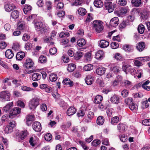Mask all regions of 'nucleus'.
<instances>
[{"label":"nucleus","mask_w":150,"mask_h":150,"mask_svg":"<svg viewBox=\"0 0 150 150\" xmlns=\"http://www.w3.org/2000/svg\"><path fill=\"white\" fill-rule=\"evenodd\" d=\"M34 26L37 31L42 33L47 32L49 29L48 27L45 26L41 22H36L34 24Z\"/></svg>","instance_id":"f257e3e1"},{"label":"nucleus","mask_w":150,"mask_h":150,"mask_svg":"<svg viewBox=\"0 0 150 150\" xmlns=\"http://www.w3.org/2000/svg\"><path fill=\"white\" fill-rule=\"evenodd\" d=\"M41 99L38 97H35L29 102L28 106L30 110H34L40 104Z\"/></svg>","instance_id":"f03ea898"},{"label":"nucleus","mask_w":150,"mask_h":150,"mask_svg":"<svg viewBox=\"0 0 150 150\" xmlns=\"http://www.w3.org/2000/svg\"><path fill=\"white\" fill-rule=\"evenodd\" d=\"M93 28L96 32L99 33L103 29V26L102 24V22L98 20H95L93 23Z\"/></svg>","instance_id":"7ed1b4c3"},{"label":"nucleus","mask_w":150,"mask_h":150,"mask_svg":"<svg viewBox=\"0 0 150 150\" xmlns=\"http://www.w3.org/2000/svg\"><path fill=\"white\" fill-rule=\"evenodd\" d=\"M10 94L9 92L6 91H3L0 93V99L2 101L9 100Z\"/></svg>","instance_id":"20e7f679"},{"label":"nucleus","mask_w":150,"mask_h":150,"mask_svg":"<svg viewBox=\"0 0 150 150\" xmlns=\"http://www.w3.org/2000/svg\"><path fill=\"white\" fill-rule=\"evenodd\" d=\"M21 109L18 107H16L10 111L9 115L10 118H13L17 115L21 113Z\"/></svg>","instance_id":"39448f33"},{"label":"nucleus","mask_w":150,"mask_h":150,"mask_svg":"<svg viewBox=\"0 0 150 150\" xmlns=\"http://www.w3.org/2000/svg\"><path fill=\"white\" fill-rule=\"evenodd\" d=\"M104 6L109 13L112 12L114 8L116 7L115 4H112L111 2H105L104 3Z\"/></svg>","instance_id":"423d86ee"},{"label":"nucleus","mask_w":150,"mask_h":150,"mask_svg":"<svg viewBox=\"0 0 150 150\" xmlns=\"http://www.w3.org/2000/svg\"><path fill=\"white\" fill-rule=\"evenodd\" d=\"M32 127L33 130L37 132H40L42 129L41 124L40 122L37 121L33 122L32 125Z\"/></svg>","instance_id":"0eeeda50"},{"label":"nucleus","mask_w":150,"mask_h":150,"mask_svg":"<svg viewBox=\"0 0 150 150\" xmlns=\"http://www.w3.org/2000/svg\"><path fill=\"white\" fill-rule=\"evenodd\" d=\"M38 138L36 137H31L29 140V142L30 145L33 147H36L38 142Z\"/></svg>","instance_id":"6e6552de"},{"label":"nucleus","mask_w":150,"mask_h":150,"mask_svg":"<svg viewBox=\"0 0 150 150\" xmlns=\"http://www.w3.org/2000/svg\"><path fill=\"white\" fill-rule=\"evenodd\" d=\"M34 65V63L32 60L30 59H27L26 62L24 64V66L27 68H30L33 67Z\"/></svg>","instance_id":"1a4fd4ad"},{"label":"nucleus","mask_w":150,"mask_h":150,"mask_svg":"<svg viewBox=\"0 0 150 150\" xmlns=\"http://www.w3.org/2000/svg\"><path fill=\"white\" fill-rule=\"evenodd\" d=\"M119 19L117 17H115L112 18L110 21V25L113 27H116L118 24Z\"/></svg>","instance_id":"9d476101"},{"label":"nucleus","mask_w":150,"mask_h":150,"mask_svg":"<svg viewBox=\"0 0 150 150\" xmlns=\"http://www.w3.org/2000/svg\"><path fill=\"white\" fill-rule=\"evenodd\" d=\"M105 56L104 52L102 50H99L96 53L95 58L98 60H101Z\"/></svg>","instance_id":"9b49d317"},{"label":"nucleus","mask_w":150,"mask_h":150,"mask_svg":"<svg viewBox=\"0 0 150 150\" xmlns=\"http://www.w3.org/2000/svg\"><path fill=\"white\" fill-rule=\"evenodd\" d=\"M145 47V44L144 42L141 41L138 42L136 46L137 50L140 52L142 51Z\"/></svg>","instance_id":"f8f14e48"},{"label":"nucleus","mask_w":150,"mask_h":150,"mask_svg":"<svg viewBox=\"0 0 150 150\" xmlns=\"http://www.w3.org/2000/svg\"><path fill=\"white\" fill-rule=\"evenodd\" d=\"M76 111V109L73 106L70 107L67 110V114L68 116H70L73 115Z\"/></svg>","instance_id":"ddd939ff"},{"label":"nucleus","mask_w":150,"mask_h":150,"mask_svg":"<svg viewBox=\"0 0 150 150\" xmlns=\"http://www.w3.org/2000/svg\"><path fill=\"white\" fill-rule=\"evenodd\" d=\"M94 78V77L91 75H88L87 76L85 79L86 84L88 85H91L93 82Z\"/></svg>","instance_id":"4468645a"},{"label":"nucleus","mask_w":150,"mask_h":150,"mask_svg":"<svg viewBox=\"0 0 150 150\" xmlns=\"http://www.w3.org/2000/svg\"><path fill=\"white\" fill-rule=\"evenodd\" d=\"M109 66L110 67V70L115 73H116L119 71V68L117 66L116 64H111Z\"/></svg>","instance_id":"2eb2a0df"},{"label":"nucleus","mask_w":150,"mask_h":150,"mask_svg":"<svg viewBox=\"0 0 150 150\" xmlns=\"http://www.w3.org/2000/svg\"><path fill=\"white\" fill-rule=\"evenodd\" d=\"M105 71L106 69L105 68L103 67H101L96 69V72L98 75L101 76L105 73Z\"/></svg>","instance_id":"dca6fc26"},{"label":"nucleus","mask_w":150,"mask_h":150,"mask_svg":"<svg viewBox=\"0 0 150 150\" xmlns=\"http://www.w3.org/2000/svg\"><path fill=\"white\" fill-rule=\"evenodd\" d=\"M6 57L8 59H11L13 56L14 54L12 50L9 49L7 50L5 52Z\"/></svg>","instance_id":"f3484780"},{"label":"nucleus","mask_w":150,"mask_h":150,"mask_svg":"<svg viewBox=\"0 0 150 150\" xmlns=\"http://www.w3.org/2000/svg\"><path fill=\"white\" fill-rule=\"evenodd\" d=\"M110 101L113 103L117 104L119 102L120 98L117 96L114 95L110 98Z\"/></svg>","instance_id":"a211bd4d"},{"label":"nucleus","mask_w":150,"mask_h":150,"mask_svg":"<svg viewBox=\"0 0 150 150\" xmlns=\"http://www.w3.org/2000/svg\"><path fill=\"white\" fill-rule=\"evenodd\" d=\"M15 8V6L13 4H6L4 6V8L6 11L8 12L14 9Z\"/></svg>","instance_id":"6ab92c4d"},{"label":"nucleus","mask_w":150,"mask_h":150,"mask_svg":"<svg viewBox=\"0 0 150 150\" xmlns=\"http://www.w3.org/2000/svg\"><path fill=\"white\" fill-rule=\"evenodd\" d=\"M41 78V75L38 73H35L33 74L32 79L34 81H37L40 79Z\"/></svg>","instance_id":"aec40b11"},{"label":"nucleus","mask_w":150,"mask_h":150,"mask_svg":"<svg viewBox=\"0 0 150 150\" xmlns=\"http://www.w3.org/2000/svg\"><path fill=\"white\" fill-rule=\"evenodd\" d=\"M25 55V53L24 52H19L17 53L16 55V59L18 60H21L24 58Z\"/></svg>","instance_id":"412c9836"},{"label":"nucleus","mask_w":150,"mask_h":150,"mask_svg":"<svg viewBox=\"0 0 150 150\" xmlns=\"http://www.w3.org/2000/svg\"><path fill=\"white\" fill-rule=\"evenodd\" d=\"M13 105V103L11 102L7 104L3 108V111L5 112H7L9 111Z\"/></svg>","instance_id":"4be33fe9"},{"label":"nucleus","mask_w":150,"mask_h":150,"mask_svg":"<svg viewBox=\"0 0 150 150\" xmlns=\"http://www.w3.org/2000/svg\"><path fill=\"white\" fill-rule=\"evenodd\" d=\"M109 45L108 42L105 40H101L100 41V46L102 48H105L108 47Z\"/></svg>","instance_id":"5701e85b"},{"label":"nucleus","mask_w":150,"mask_h":150,"mask_svg":"<svg viewBox=\"0 0 150 150\" xmlns=\"http://www.w3.org/2000/svg\"><path fill=\"white\" fill-rule=\"evenodd\" d=\"M63 83L64 84L69 85L70 87L72 86L73 85V82L67 78L63 81Z\"/></svg>","instance_id":"b1692460"},{"label":"nucleus","mask_w":150,"mask_h":150,"mask_svg":"<svg viewBox=\"0 0 150 150\" xmlns=\"http://www.w3.org/2000/svg\"><path fill=\"white\" fill-rule=\"evenodd\" d=\"M103 99V97L101 95H99L96 96L94 100V102L95 104H99Z\"/></svg>","instance_id":"393cba45"},{"label":"nucleus","mask_w":150,"mask_h":150,"mask_svg":"<svg viewBox=\"0 0 150 150\" xmlns=\"http://www.w3.org/2000/svg\"><path fill=\"white\" fill-rule=\"evenodd\" d=\"M83 55L82 52L78 51L76 52L75 54L74 57L76 60L79 59Z\"/></svg>","instance_id":"a878e982"},{"label":"nucleus","mask_w":150,"mask_h":150,"mask_svg":"<svg viewBox=\"0 0 150 150\" xmlns=\"http://www.w3.org/2000/svg\"><path fill=\"white\" fill-rule=\"evenodd\" d=\"M94 4L95 6L97 8H101L103 5V3L100 0H95L94 2Z\"/></svg>","instance_id":"bb28decb"},{"label":"nucleus","mask_w":150,"mask_h":150,"mask_svg":"<svg viewBox=\"0 0 150 150\" xmlns=\"http://www.w3.org/2000/svg\"><path fill=\"white\" fill-rule=\"evenodd\" d=\"M132 3L133 6L136 7H139L142 4L141 0H132Z\"/></svg>","instance_id":"cd10ccee"},{"label":"nucleus","mask_w":150,"mask_h":150,"mask_svg":"<svg viewBox=\"0 0 150 150\" xmlns=\"http://www.w3.org/2000/svg\"><path fill=\"white\" fill-rule=\"evenodd\" d=\"M132 67L129 64H124L122 66V69L124 71L127 73L131 69Z\"/></svg>","instance_id":"c85d7f7f"},{"label":"nucleus","mask_w":150,"mask_h":150,"mask_svg":"<svg viewBox=\"0 0 150 150\" xmlns=\"http://www.w3.org/2000/svg\"><path fill=\"white\" fill-rule=\"evenodd\" d=\"M49 79L52 82L55 81L57 79V74L52 73L49 75Z\"/></svg>","instance_id":"c756f323"},{"label":"nucleus","mask_w":150,"mask_h":150,"mask_svg":"<svg viewBox=\"0 0 150 150\" xmlns=\"http://www.w3.org/2000/svg\"><path fill=\"white\" fill-rule=\"evenodd\" d=\"M18 29L20 30L26 31L27 30V27L24 24L21 23H19L17 25Z\"/></svg>","instance_id":"7c9ffc66"},{"label":"nucleus","mask_w":150,"mask_h":150,"mask_svg":"<svg viewBox=\"0 0 150 150\" xmlns=\"http://www.w3.org/2000/svg\"><path fill=\"white\" fill-rule=\"evenodd\" d=\"M104 119L103 116H99L97 119V122L99 125H102L104 123Z\"/></svg>","instance_id":"2f4dec72"},{"label":"nucleus","mask_w":150,"mask_h":150,"mask_svg":"<svg viewBox=\"0 0 150 150\" xmlns=\"http://www.w3.org/2000/svg\"><path fill=\"white\" fill-rule=\"evenodd\" d=\"M77 44L79 47H82L86 44L85 40L83 39H79L77 41Z\"/></svg>","instance_id":"473e14b6"},{"label":"nucleus","mask_w":150,"mask_h":150,"mask_svg":"<svg viewBox=\"0 0 150 150\" xmlns=\"http://www.w3.org/2000/svg\"><path fill=\"white\" fill-rule=\"evenodd\" d=\"M138 31L139 33L142 34L144 33V26L142 24H140L138 27Z\"/></svg>","instance_id":"72a5a7b5"},{"label":"nucleus","mask_w":150,"mask_h":150,"mask_svg":"<svg viewBox=\"0 0 150 150\" xmlns=\"http://www.w3.org/2000/svg\"><path fill=\"white\" fill-rule=\"evenodd\" d=\"M78 12L79 15L83 16H84L86 14V11L85 9L81 7L78 10Z\"/></svg>","instance_id":"f704fd0d"},{"label":"nucleus","mask_w":150,"mask_h":150,"mask_svg":"<svg viewBox=\"0 0 150 150\" xmlns=\"http://www.w3.org/2000/svg\"><path fill=\"white\" fill-rule=\"evenodd\" d=\"M128 107L131 110H133L134 112H136L138 108L137 105L134 102L129 105Z\"/></svg>","instance_id":"c9c22d12"},{"label":"nucleus","mask_w":150,"mask_h":150,"mask_svg":"<svg viewBox=\"0 0 150 150\" xmlns=\"http://www.w3.org/2000/svg\"><path fill=\"white\" fill-rule=\"evenodd\" d=\"M32 7L30 5H25L23 9V11L25 14H27L31 9Z\"/></svg>","instance_id":"e433bc0d"},{"label":"nucleus","mask_w":150,"mask_h":150,"mask_svg":"<svg viewBox=\"0 0 150 150\" xmlns=\"http://www.w3.org/2000/svg\"><path fill=\"white\" fill-rule=\"evenodd\" d=\"M76 68V65L73 64H68L67 70L68 71L72 72Z\"/></svg>","instance_id":"4c0bfd02"},{"label":"nucleus","mask_w":150,"mask_h":150,"mask_svg":"<svg viewBox=\"0 0 150 150\" xmlns=\"http://www.w3.org/2000/svg\"><path fill=\"white\" fill-rule=\"evenodd\" d=\"M83 2V0H75L73 2L71 3V6H79Z\"/></svg>","instance_id":"58836bf2"},{"label":"nucleus","mask_w":150,"mask_h":150,"mask_svg":"<svg viewBox=\"0 0 150 150\" xmlns=\"http://www.w3.org/2000/svg\"><path fill=\"white\" fill-rule=\"evenodd\" d=\"M19 14L17 11H14L11 13V16L13 19H16L19 17Z\"/></svg>","instance_id":"ea45409f"},{"label":"nucleus","mask_w":150,"mask_h":150,"mask_svg":"<svg viewBox=\"0 0 150 150\" xmlns=\"http://www.w3.org/2000/svg\"><path fill=\"white\" fill-rule=\"evenodd\" d=\"M119 120V118L117 116H115L112 118L111 123L112 124L114 125V124L117 123Z\"/></svg>","instance_id":"a19ab883"},{"label":"nucleus","mask_w":150,"mask_h":150,"mask_svg":"<svg viewBox=\"0 0 150 150\" xmlns=\"http://www.w3.org/2000/svg\"><path fill=\"white\" fill-rule=\"evenodd\" d=\"M45 4L46 8L48 10H50L52 9V6L50 1H47L46 2Z\"/></svg>","instance_id":"79ce46f5"},{"label":"nucleus","mask_w":150,"mask_h":150,"mask_svg":"<svg viewBox=\"0 0 150 150\" xmlns=\"http://www.w3.org/2000/svg\"><path fill=\"white\" fill-rule=\"evenodd\" d=\"M123 48L125 51L130 52L132 50V47L128 45H125L123 46Z\"/></svg>","instance_id":"37998d69"},{"label":"nucleus","mask_w":150,"mask_h":150,"mask_svg":"<svg viewBox=\"0 0 150 150\" xmlns=\"http://www.w3.org/2000/svg\"><path fill=\"white\" fill-rule=\"evenodd\" d=\"M83 69L85 71H90L93 69V66L91 64H88L85 65L83 67Z\"/></svg>","instance_id":"c03bdc74"},{"label":"nucleus","mask_w":150,"mask_h":150,"mask_svg":"<svg viewBox=\"0 0 150 150\" xmlns=\"http://www.w3.org/2000/svg\"><path fill=\"white\" fill-rule=\"evenodd\" d=\"M27 135V131L25 130L22 131L20 134V137L22 140Z\"/></svg>","instance_id":"a18cd8bd"},{"label":"nucleus","mask_w":150,"mask_h":150,"mask_svg":"<svg viewBox=\"0 0 150 150\" xmlns=\"http://www.w3.org/2000/svg\"><path fill=\"white\" fill-rule=\"evenodd\" d=\"M117 129L120 132L124 131L125 130V126L122 124H119L117 125Z\"/></svg>","instance_id":"49530a36"},{"label":"nucleus","mask_w":150,"mask_h":150,"mask_svg":"<svg viewBox=\"0 0 150 150\" xmlns=\"http://www.w3.org/2000/svg\"><path fill=\"white\" fill-rule=\"evenodd\" d=\"M125 103L129 106L131 104H132L133 102V99L132 98H126L125 100Z\"/></svg>","instance_id":"de8ad7c7"},{"label":"nucleus","mask_w":150,"mask_h":150,"mask_svg":"<svg viewBox=\"0 0 150 150\" xmlns=\"http://www.w3.org/2000/svg\"><path fill=\"white\" fill-rule=\"evenodd\" d=\"M127 12V10L126 8H122L118 12V14L121 16L125 15Z\"/></svg>","instance_id":"09e8293b"},{"label":"nucleus","mask_w":150,"mask_h":150,"mask_svg":"<svg viewBox=\"0 0 150 150\" xmlns=\"http://www.w3.org/2000/svg\"><path fill=\"white\" fill-rule=\"evenodd\" d=\"M85 110L84 109H80L77 113V115L78 117H83L84 115Z\"/></svg>","instance_id":"8fccbe9b"},{"label":"nucleus","mask_w":150,"mask_h":150,"mask_svg":"<svg viewBox=\"0 0 150 150\" xmlns=\"http://www.w3.org/2000/svg\"><path fill=\"white\" fill-rule=\"evenodd\" d=\"M47 58L46 57L43 55H41L39 58V60L41 63H45L47 62Z\"/></svg>","instance_id":"3c124183"},{"label":"nucleus","mask_w":150,"mask_h":150,"mask_svg":"<svg viewBox=\"0 0 150 150\" xmlns=\"http://www.w3.org/2000/svg\"><path fill=\"white\" fill-rule=\"evenodd\" d=\"M94 114L93 112L91 111H89L87 114V117L89 120H92L94 117Z\"/></svg>","instance_id":"603ef678"},{"label":"nucleus","mask_w":150,"mask_h":150,"mask_svg":"<svg viewBox=\"0 0 150 150\" xmlns=\"http://www.w3.org/2000/svg\"><path fill=\"white\" fill-rule=\"evenodd\" d=\"M79 143L81 145L84 150H88V147L86 145V144L84 142L81 141H79Z\"/></svg>","instance_id":"864d4df0"},{"label":"nucleus","mask_w":150,"mask_h":150,"mask_svg":"<svg viewBox=\"0 0 150 150\" xmlns=\"http://www.w3.org/2000/svg\"><path fill=\"white\" fill-rule=\"evenodd\" d=\"M100 143V141L98 139H95L92 142L91 144L93 146H97Z\"/></svg>","instance_id":"5fc2aeb1"},{"label":"nucleus","mask_w":150,"mask_h":150,"mask_svg":"<svg viewBox=\"0 0 150 150\" xmlns=\"http://www.w3.org/2000/svg\"><path fill=\"white\" fill-rule=\"evenodd\" d=\"M111 47L113 49H116L117 48L119 47L118 44L115 42H112L110 44Z\"/></svg>","instance_id":"6e6d98bb"},{"label":"nucleus","mask_w":150,"mask_h":150,"mask_svg":"<svg viewBox=\"0 0 150 150\" xmlns=\"http://www.w3.org/2000/svg\"><path fill=\"white\" fill-rule=\"evenodd\" d=\"M34 116L33 115H30L26 117V120L27 124L29 122L33 121L34 119Z\"/></svg>","instance_id":"4d7b16f0"},{"label":"nucleus","mask_w":150,"mask_h":150,"mask_svg":"<svg viewBox=\"0 0 150 150\" xmlns=\"http://www.w3.org/2000/svg\"><path fill=\"white\" fill-rule=\"evenodd\" d=\"M45 140L47 141L50 140L52 138V135L50 133H48L46 134L44 137Z\"/></svg>","instance_id":"13d9d810"},{"label":"nucleus","mask_w":150,"mask_h":150,"mask_svg":"<svg viewBox=\"0 0 150 150\" xmlns=\"http://www.w3.org/2000/svg\"><path fill=\"white\" fill-rule=\"evenodd\" d=\"M86 59L88 61H90L91 59V54L88 52L86 53L85 55Z\"/></svg>","instance_id":"bf43d9fd"},{"label":"nucleus","mask_w":150,"mask_h":150,"mask_svg":"<svg viewBox=\"0 0 150 150\" xmlns=\"http://www.w3.org/2000/svg\"><path fill=\"white\" fill-rule=\"evenodd\" d=\"M143 125L148 126H150V119H145L142 121Z\"/></svg>","instance_id":"052dcab7"},{"label":"nucleus","mask_w":150,"mask_h":150,"mask_svg":"<svg viewBox=\"0 0 150 150\" xmlns=\"http://www.w3.org/2000/svg\"><path fill=\"white\" fill-rule=\"evenodd\" d=\"M13 129L11 128L7 125L4 129V132L8 134L12 131Z\"/></svg>","instance_id":"680f3d73"},{"label":"nucleus","mask_w":150,"mask_h":150,"mask_svg":"<svg viewBox=\"0 0 150 150\" xmlns=\"http://www.w3.org/2000/svg\"><path fill=\"white\" fill-rule=\"evenodd\" d=\"M21 89L24 91H29L32 90V88L25 86H21Z\"/></svg>","instance_id":"e2e57ef3"},{"label":"nucleus","mask_w":150,"mask_h":150,"mask_svg":"<svg viewBox=\"0 0 150 150\" xmlns=\"http://www.w3.org/2000/svg\"><path fill=\"white\" fill-rule=\"evenodd\" d=\"M57 15L59 17H62L65 15V12L64 11H60L57 12Z\"/></svg>","instance_id":"0e129e2a"},{"label":"nucleus","mask_w":150,"mask_h":150,"mask_svg":"<svg viewBox=\"0 0 150 150\" xmlns=\"http://www.w3.org/2000/svg\"><path fill=\"white\" fill-rule=\"evenodd\" d=\"M128 95V92L126 89L123 90L121 92V95L123 97H127Z\"/></svg>","instance_id":"69168bd1"},{"label":"nucleus","mask_w":150,"mask_h":150,"mask_svg":"<svg viewBox=\"0 0 150 150\" xmlns=\"http://www.w3.org/2000/svg\"><path fill=\"white\" fill-rule=\"evenodd\" d=\"M127 22L123 21L119 25V27L120 29H122L125 28L126 26L127 25Z\"/></svg>","instance_id":"338daca9"},{"label":"nucleus","mask_w":150,"mask_h":150,"mask_svg":"<svg viewBox=\"0 0 150 150\" xmlns=\"http://www.w3.org/2000/svg\"><path fill=\"white\" fill-rule=\"evenodd\" d=\"M50 53L52 55L55 54L57 52V49L55 47H53L50 50Z\"/></svg>","instance_id":"774afa93"}]
</instances>
